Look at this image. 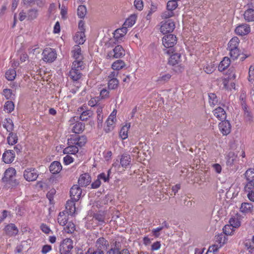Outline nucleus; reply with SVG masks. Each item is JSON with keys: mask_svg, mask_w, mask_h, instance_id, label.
Listing matches in <instances>:
<instances>
[{"mask_svg": "<svg viewBox=\"0 0 254 254\" xmlns=\"http://www.w3.org/2000/svg\"><path fill=\"white\" fill-rule=\"evenodd\" d=\"M73 40L77 44L73 47V50L71 51L72 57L75 60L72 63L71 69L69 71V76L73 81H77L79 79V71L78 68L79 67V60L78 59L79 57V43L78 34L77 32L73 37Z\"/></svg>", "mask_w": 254, "mask_h": 254, "instance_id": "f257e3e1", "label": "nucleus"}, {"mask_svg": "<svg viewBox=\"0 0 254 254\" xmlns=\"http://www.w3.org/2000/svg\"><path fill=\"white\" fill-rule=\"evenodd\" d=\"M79 187L77 185H73L70 190V196L71 200L66 202L65 208L67 212L71 215L74 214L76 210L75 202L79 200Z\"/></svg>", "mask_w": 254, "mask_h": 254, "instance_id": "f03ea898", "label": "nucleus"}, {"mask_svg": "<svg viewBox=\"0 0 254 254\" xmlns=\"http://www.w3.org/2000/svg\"><path fill=\"white\" fill-rule=\"evenodd\" d=\"M130 163L131 158L130 155L126 153L123 154L120 159V164L122 167L118 164H114L112 168L108 170L107 175H110V173H112V171L121 173L122 171L121 170L122 168H126L130 164Z\"/></svg>", "mask_w": 254, "mask_h": 254, "instance_id": "7ed1b4c3", "label": "nucleus"}, {"mask_svg": "<svg viewBox=\"0 0 254 254\" xmlns=\"http://www.w3.org/2000/svg\"><path fill=\"white\" fill-rule=\"evenodd\" d=\"M68 146L64 149V153H70L74 154L78 152L79 146V138L78 136H74L72 135L70 138L68 139Z\"/></svg>", "mask_w": 254, "mask_h": 254, "instance_id": "20e7f679", "label": "nucleus"}, {"mask_svg": "<svg viewBox=\"0 0 254 254\" xmlns=\"http://www.w3.org/2000/svg\"><path fill=\"white\" fill-rule=\"evenodd\" d=\"M73 241L69 238H66L61 243L59 248L60 254H71L70 251L73 249Z\"/></svg>", "mask_w": 254, "mask_h": 254, "instance_id": "39448f33", "label": "nucleus"}, {"mask_svg": "<svg viewBox=\"0 0 254 254\" xmlns=\"http://www.w3.org/2000/svg\"><path fill=\"white\" fill-rule=\"evenodd\" d=\"M42 60L47 63H52L57 58V53L55 49L51 48H45L42 54Z\"/></svg>", "mask_w": 254, "mask_h": 254, "instance_id": "423d86ee", "label": "nucleus"}, {"mask_svg": "<svg viewBox=\"0 0 254 254\" xmlns=\"http://www.w3.org/2000/svg\"><path fill=\"white\" fill-rule=\"evenodd\" d=\"M177 43V37L173 34H169L164 36L162 39V43L166 48H172ZM172 49L166 51L165 52L170 54V51H172Z\"/></svg>", "mask_w": 254, "mask_h": 254, "instance_id": "0eeeda50", "label": "nucleus"}, {"mask_svg": "<svg viewBox=\"0 0 254 254\" xmlns=\"http://www.w3.org/2000/svg\"><path fill=\"white\" fill-rule=\"evenodd\" d=\"M125 55V51L122 46L121 45H117L112 51H110L108 53L107 57L109 59H118L124 57Z\"/></svg>", "mask_w": 254, "mask_h": 254, "instance_id": "6e6552de", "label": "nucleus"}, {"mask_svg": "<svg viewBox=\"0 0 254 254\" xmlns=\"http://www.w3.org/2000/svg\"><path fill=\"white\" fill-rule=\"evenodd\" d=\"M160 27V31L163 34L171 33L175 28V24L174 21L169 19L163 22H162Z\"/></svg>", "mask_w": 254, "mask_h": 254, "instance_id": "1a4fd4ad", "label": "nucleus"}, {"mask_svg": "<svg viewBox=\"0 0 254 254\" xmlns=\"http://www.w3.org/2000/svg\"><path fill=\"white\" fill-rule=\"evenodd\" d=\"M219 128L223 135H227L231 132V125L229 121L224 120L219 123Z\"/></svg>", "mask_w": 254, "mask_h": 254, "instance_id": "9d476101", "label": "nucleus"}, {"mask_svg": "<svg viewBox=\"0 0 254 254\" xmlns=\"http://www.w3.org/2000/svg\"><path fill=\"white\" fill-rule=\"evenodd\" d=\"M15 176H4L2 178V181L5 183L6 187L9 188L10 187H15L18 185V182L14 178Z\"/></svg>", "mask_w": 254, "mask_h": 254, "instance_id": "9b49d317", "label": "nucleus"}, {"mask_svg": "<svg viewBox=\"0 0 254 254\" xmlns=\"http://www.w3.org/2000/svg\"><path fill=\"white\" fill-rule=\"evenodd\" d=\"M251 30L250 27L247 24H242L238 26L235 29L237 35L243 36L248 34Z\"/></svg>", "mask_w": 254, "mask_h": 254, "instance_id": "f8f14e48", "label": "nucleus"}, {"mask_svg": "<svg viewBox=\"0 0 254 254\" xmlns=\"http://www.w3.org/2000/svg\"><path fill=\"white\" fill-rule=\"evenodd\" d=\"M15 158V153L13 150L5 151L2 155V160L5 163H10L13 161Z\"/></svg>", "mask_w": 254, "mask_h": 254, "instance_id": "ddd939ff", "label": "nucleus"}, {"mask_svg": "<svg viewBox=\"0 0 254 254\" xmlns=\"http://www.w3.org/2000/svg\"><path fill=\"white\" fill-rule=\"evenodd\" d=\"M4 231L6 234L9 236H15L18 233V228L12 223L6 225L4 228Z\"/></svg>", "mask_w": 254, "mask_h": 254, "instance_id": "4468645a", "label": "nucleus"}, {"mask_svg": "<svg viewBox=\"0 0 254 254\" xmlns=\"http://www.w3.org/2000/svg\"><path fill=\"white\" fill-rule=\"evenodd\" d=\"M213 113L216 118L221 121L225 120L227 117L226 111L220 107H217L214 110Z\"/></svg>", "mask_w": 254, "mask_h": 254, "instance_id": "2eb2a0df", "label": "nucleus"}, {"mask_svg": "<svg viewBox=\"0 0 254 254\" xmlns=\"http://www.w3.org/2000/svg\"><path fill=\"white\" fill-rule=\"evenodd\" d=\"M65 209H66L65 208ZM66 214L70 215V214L67 212V210L60 212L59 213L58 217V222L60 225L64 226L67 224L68 220V215H66ZM70 215H71L70 214Z\"/></svg>", "mask_w": 254, "mask_h": 254, "instance_id": "dca6fc26", "label": "nucleus"}, {"mask_svg": "<svg viewBox=\"0 0 254 254\" xmlns=\"http://www.w3.org/2000/svg\"><path fill=\"white\" fill-rule=\"evenodd\" d=\"M78 117H73L72 119L69 120V122H70L71 124H74L73 122H76V124L72 127V132L74 133V134H71L74 136H78L79 137V123L78 122Z\"/></svg>", "mask_w": 254, "mask_h": 254, "instance_id": "f3484780", "label": "nucleus"}, {"mask_svg": "<svg viewBox=\"0 0 254 254\" xmlns=\"http://www.w3.org/2000/svg\"><path fill=\"white\" fill-rule=\"evenodd\" d=\"M240 40L237 37L232 38L228 44L227 50L230 51L234 50H239Z\"/></svg>", "mask_w": 254, "mask_h": 254, "instance_id": "a211bd4d", "label": "nucleus"}, {"mask_svg": "<svg viewBox=\"0 0 254 254\" xmlns=\"http://www.w3.org/2000/svg\"><path fill=\"white\" fill-rule=\"evenodd\" d=\"M62 169L61 163L58 161L53 162L49 167V170L53 175L59 173Z\"/></svg>", "mask_w": 254, "mask_h": 254, "instance_id": "6ab92c4d", "label": "nucleus"}, {"mask_svg": "<svg viewBox=\"0 0 254 254\" xmlns=\"http://www.w3.org/2000/svg\"><path fill=\"white\" fill-rule=\"evenodd\" d=\"M181 53H174L170 57L168 63L173 66L177 65L181 62Z\"/></svg>", "mask_w": 254, "mask_h": 254, "instance_id": "aec40b11", "label": "nucleus"}, {"mask_svg": "<svg viewBox=\"0 0 254 254\" xmlns=\"http://www.w3.org/2000/svg\"><path fill=\"white\" fill-rule=\"evenodd\" d=\"M254 206L251 203L243 202L240 208V211L244 214L251 213L253 210Z\"/></svg>", "mask_w": 254, "mask_h": 254, "instance_id": "412c9836", "label": "nucleus"}, {"mask_svg": "<svg viewBox=\"0 0 254 254\" xmlns=\"http://www.w3.org/2000/svg\"><path fill=\"white\" fill-rule=\"evenodd\" d=\"M127 32V29L126 27H123L121 28H119L116 30L114 32V37L116 40L121 39L126 34Z\"/></svg>", "mask_w": 254, "mask_h": 254, "instance_id": "4be33fe9", "label": "nucleus"}, {"mask_svg": "<svg viewBox=\"0 0 254 254\" xmlns=\"http://www.w3.org/2000/svg\"><path fill=\"white\" fill-rule=\"evenodd\" d=\"M27 20L32 21L36 19L39 15V10L36 8H31L27 10Z\"/></svg>", "mask_w": 254, "mask_h": 254, "instance_id": "5701e85b", "label": "nucleus"}, {"mask_svg": "<svg viewBox=\"0 0 254 254\" xmlns=\"http://www.w3.org/2000/svg\"><path fill=\"white\" fill-rule=\"evenodd\" d=\"M230 59L228 57H224L218 66L219 70L222 71L225 70L230 65Z\"/></svg>", "mask_w": 254, "mask_h": 254, "instance_id": "b1692460", "label": "nucleus"}, {"mask_svg": "<svg viewBox=\"0 0 254 254\" xmlns=\"http://www.w3.org/2000/svg\"><path fill=\"white\" fill-rule=\"evenodd\" d=\"M2 126L9 133L12 132L13 130L14 125L12 121L10 119H5L2 122Z\"/></svg>", "mask_w": 254, "mask_h": 254, "instance_id": "393cba45", "label": "nucleus"}, {"mask_svg": "<svg viewBox=\"0 0 254 254\" xmlns=\"http://www.w3.org/2000/svg\"><path fill=\"white\" fill-rule=\"evenodd\" d=\"M171 77V75L169 73L162 74L158 77L156 82L159 84H163L168 81Z\"/></svg>", "mask_w": 254, "mask_h": 254, "instance_id": "a878e982", "label": "nucleus"}, {"mask_svg": "<svg viewBox=\"0 0 254 254\" xmlns=\"http://www.w3.org/2000/svg\"><path fill=\"white\" fill-rule=\"evenodd\" d=\"M244 18L248 22L254 21V9L249 8L246 10L244 14Z\"/></svg>", "mask_w": 254, "mask_h": 254, "instance_id": "bb28decb", "label": "nucleus"}, {"mask_svg": "<svg viewBox=\"0 0 254 254\" xmlns=\"http://www.w3.org/2000/svg\"><path fill=\"white\" fill-rule=\"evenodd\" d=\"M130 127V123H127L122 127L120 132V135L123 139H126L127 136L128 130Z\"/></svg>", "mask_w": 254, "mask_h": 254, "instance_id": "cd10ccee", "label": "nucleus"}, {"mask_svg": "<svg viewBox=\"0 0 254 254\" xmlns=\"http://www.w3.org/2000/svg\"><path fill=\"white\" fill-rule=\"evenodd\" d=\"M136 20V16L135 15H131L125 21L123 26L127 27H132L135 23Z\"/></svg>", "mask_w": 254, "mask_h": 254, "instance_id": "c85d7f7f", "label": "nucleus"}, {"mask_svg": "<svg viewBox=\"0 0 254 254\" xmlns=\"http://www.w3.org/2000/svg\"><path fill=\"white\" fill-rule=\"evenodd\" d=\"M125 63L123 60H118L113 63L112 68L114 70L118 71L125 67Z\"/></svg>", "mask_w": 254, "mask_h": 254, "instance_id": "c756f323", "label": "nucleus"}, {"mask_svg": "<svg viewBox=\"0 0 254 254\" xmlns=\"http://www.w3.org/2000/svg\"><path fill=\"white\" fill-rule=\"evenodd\" d=\"M245 248L251 253L254 252V244L252 239H245L243 242Z\"/></svg>", "mask_w": 254, "mask_h": 254, "instance_id": "7c9ffc66", "label": "nucleus"}, {"mask_svg": "<svg viewBox=\"0 0 254 254\" xmlns=\"http://www.w3.org/2000/svg\"><path fill=\"white\" fill-rule=\"evenodd\" d=\"M18 138L16 133L10 132L7 138V143L9 145H12L17 142Z\"/></svg>", "mask_w": 254, "mask_h": 254, "instance_id": "2f4dec72", "label": "nucleus"}, {"mask_svg": "<svg viewBox=\"0 0 254 254\" xmlns=\"http://www.w3.org/2000/svg\"><path fill=\"white\" fill-rule=\"evenodd\" d=\"M92 115V111L90 110L83 111V109L80 107V121H86Z\"/></svg>", "mask_w": 254, "mask_h": 254, "instance_id": "473e14b6", "label": "nucleus"}, {"mask_svg": "<svg viewBox=\"0 0 254 254\" xmlns=\"http://www.w3.org/2000/svg\"><path fill=\"white\" fill-rule=\"evenodd\" d=\"M116 120V119L114 116L110 115L106 121V123L107 125V128L105 129L107 132L110 131L113 128V125L115 123V121Z\"/></svg>", "mask_w": 254, "mask_h": 254, "instance_id": "72a5a7b5", "label": "nucleus"}, {"mask_svg": "<svg viewBox=\"0 0 254 254\" xmlns=\"http://www.w3.org/2000/svg\"><path fill=\"white\" fill-rule=\"evenodd\" d=\"M229 223L235 228H239L241 224L240 218L238 216L232 217L229 220Z\"/></svg>", "mask_w": 254, "mask_h": 254, "instance_id": "f704fd0d", "label": "nucleus"}, {"mask_svg": "<svg viewBox=\"0 0 254 254\" xmlns=\"http://www.w3.org/2000/svg\"><path fill=\"white\" fill-rule=\"evenodd\" d=\"M16 71L14 69L10 68L5 72V78L9 81L13 80L16 76Z\"/></svg>", "mask_w": 254, "mask_h": 254, "instance_id": "c9c22d12", "label": "nucleus"}, {"mask_svg": "<svg viewBox=\"0 0 254 254\" xmlns=\"http://www.w3.org/2000/svg\"><path fill=\"white\" fill-rule=\"evenodd\" d=\"M237 160V156L235 155L233 152H230L228 156L227 159L226 164L227 166H232L233 165L235 161Z\"/></svg>", "mask_w": 254, "mask_h": 254, "instance_id": "e433bc0d", "label": "nucleus"}, {"mask_svg": "<svg viewBox=\"0 0 254 254\" xmlns=\"http://www.w3.org/2000/svg\"><path fill=\"white\" fill-rule=\"evenodd\" d=\"M119 85V80L117 79H110L108 81V86L109 89H115Z\"/></svg>", "mask_w": 254, "mask_h": 254, "instance_id": "4c0bfd02", "label": "nucleus"}, {"mask_svg": "<svg viewBox=\"0 0 254 254\" xmlns=\"http://www.w3.org/2000/svg\"><path fill=\"white\" fill-rule=\"evenodd\" d=\"M208 97L210 106H214L217 104L218 100L215 94L210 93L208 94Z\"/></svg>", "mask_w": 254, "mask_h": 254, "instance_id": "58836bf2", "label": "nucleus"}, {"mask_svg": "<svg viewBox=\"0 0 254 254\" xmlns=\"http://www.w3.org/2000/svg\"><path fill=\"white\" fill-rule=\"evenodd\" d=\"M234 227L230 224V225H226L223 228V232L226 235H231L234 232Z\"/></svg>", "mask_w": 254, "mask_h": 254, "instance_id": "ea45409f", "label": "nucleus"}, {"mask_svg": "<svg viewBox=\"0 0 254 254\" xmlns=\"http://www.w3.org/2000/svg\"><path fill=\"white\" fill-rule=\"evenodd\" d=\"M14 109V104L13 102L8 101L5 102L4 106V110L6 111L8 113H10L13 111Z\"/></svg>", "mask_w": 254, "mask_h": 254, "instance_id": "a19ab883", "label": "nucleus"}, {"mask_svg": "<svg viewBox=\"0 0 254 254\" xmlns=\"http://www.w3.org/2000/svg\"><path fill=\"white\" fill-rule=\"evenodd\" d=\"M64 230L65 233H72L75 230V225L72 222H67V225L64 228Z\"/></svg>", "mask_w": 254, "mask_h": 254, "instance_id": "79ce46f5", "label": "nucleus"}, {"mask_svg": "<svg viewBox=\"0 0 254 254\" xmlns=\"http://www.w3.org/2000/svg\"><path fill=\"white\" fill-rule=\"evenodd\" d=\"M178 6L177 1L174 0H169L167 4V9L173 11Z\"/></svg>", "mask_w": 254, "mask_h": 254, "instance_id": "37998d69", "label": "nucleus"}, {"mask_svg": "<svg viewBox=\"0 0 254 254\" xmlns=\"http://www.w3.org/2000/svg\"><path fill=\"white\" fill-rule=\"evenodd\" d=\"M2 94L7 99H11L14 96V94L13 93L12 90L10 89H3Z\"/></svg>", "mask_w": 254, "mask_h": 254, "instance_id": "c03bdc74", "label": "nucleus"}, {"mask_svg": "<svg viewBox=\"0 0 254 254\" xmlns=\"http://www.w3.org/2000/svg\"><path fill=\"white\" fill-rule=\"evenodd\" d=\"M221 247L218 245H214L209 247L206 254H216L219 249Z\"/></svg>", "mask_w": 254, "mask_h": 254, "instance_id": "a18cd8bd", "label": "nucleus"}, {"mask_svg": "<svg viewBox=\"0 0 254 254\" xmlns=\"http://www.w3.org/2000/svg\"><path fill=\"white\" fill-rule=\"evenodd\" d=\"M244 190L245 192H249L254 191V182L253 180H251L248 182L244 187Z\"/></svg>", "mask_w": 254, "mask_h": 254, "instance_id": "49530a36", "label": "nucleus"}, {"mask_svg": "<svg viewBox=\"0 0 254 254\" xmlns=\"http://www.w3.org/2000/svg\"><path fill=\"white\" fill-rule=\"evenodd\" d=\"M56 192V190L54 189H51L47 193V197L49 200L50 204H54V196Z\"/></svg>", "mask_w": 254, "mask_h": 254, "instance_id": "de8ad7c7", "label": "nucleus"}, {"mask_svg": "<svg viewBox=\"0 0 254 254\" xmlns=\"http://www.w3.org/2000/svg\"><path fill=\"white\" fill-rule=\"evenodd\" d=\"M240 55V50H234L229 51V55L233 60H235L237 59Z\"/></svg>", "mask_w": 254, "mask_h": 254, "instance_id": "09e8293b", "label": "nucleus"}, {"mask_svg": "<svg viewBox=\"0 0 254 254\" xmlns=\"http://www.w3.org/2000/svg\"><path fill=\"white\" fill-rule=\"evenodd\" d=\"M216 242H218L219 246L222 247L225 243V238L222 234L218 235L215 238Z\"/></svg>", "mask_w": 254, "mask_h": 254, "instance_id": "8fccbe9b", "label": "nucleus"}, {"mask_svg": "<svg viewBox=\"0 0 254 254\" xmlns=\"http://www.w3.org/2000/svg\"><path fill=\"white\" fill-rule=\"evenodd\" d=\"M161 244L160 241H156L155 242L153 243L151 247V251H158L161 248Z\"/></svg>", "mask_w": 254, "mask_h": 254, "instance_id": "3c124183", "label": "nucleus"}, {"mask_svg": "<svg viewBox=\"0 0 254 254\" xmlns=\"http://www.w3.org/2000/svg\"><path fill=\"white\" fill-rule=\"evenodd\" d=\"M134 5L137 9L141 10L143 7L142 0H135L134 1Z\"/></svg>", "mask_w": 254, "mask_h": 254, "instance_id": "603ef678", "label": "nucleus"}, {"mask_svg": "<svg viewBox=\"0 0 254 254\" xmlns=\"http://www.w3.org/2000/svg\"><path fill=\"white\" fill-rule=\"evenodd\" d=\"M100 96L101 99H106L109 96V91L105 88L101 90Z\"/></svg>", "mask_w": 254, "mask_h": 254, "instance_id": "864d4df0", "label": "nucleus"}, {"mask_svg": "<svg viewBox=\"0 0 254 254\" xmlns=\"http://www.w3.org/2000/svg\"><path fill=\"white\" fill-rule=\"evenodd\" d=\"M164 228L163 226L158 227L156 228L153 229L152 230V232L153 233V235L155 238H158L160 236L159 232L161 231L162 230H163Z\"/></svg>", "mask_w": 254, "mask_h": 254, "instance_id": "5fc2aeb1", "label": "nucleus"}, {"mask_svg": "<svg viewBox=\"0 0 254 254\" xmlns=\"http://www.w3.org/2000/svg\"><path fill=\"white\" fill-rule=\"evenodd\" d=\"M174 15V12L172 10H167V11L163 12L162 14V17L163 18H169L172 16H173Z\"/></svg>", "mask_w": 254, "mask_h": 254, "instance_id": "6e6d98bb", "label": "nucleus"}, {"mask_svg": "<svg viewBox=\"0 0 254 254\" xmlns=\"http://www.w3.org/2000/svg\"><path fill=\"white\" fill-rule=\"evenodd\" d=\"M87 14V8L85 5L80 4V19L84 18Z\"/></svg>", "mask_w": 254, "mask_h": 254, "instance_id": "4d7b16f0", "label": "nucleus"}, {"mask_svg": "<svg viewBox=\"0 0 254 254\" xmlns=\"http://www.w3.org/2000/svg\"><path fill=\"white\" fill-rule=\"evenodd\" d=\"M93 217L96 220H98L99 222H104L105 215L103 214H101V213L95 214Z\"/></svg>", "mask_w": 254, "mask_h": 254, "instance_id": "13d9d810", "label": "nucleus"}, {"mask_svg": "<svg viewBox=\"0 0 254 254\" xmlns=\"http://www.w3.org/2000/svg\"><path fill=\"white\" fill-rule=\"evenodd\" d=\"M67 12V8L63 4L62 6L61 10V16H62V18L63 19H65L66 18V17H67V16H66Z\"/></svg>", "mask_w": 254, "mask_h": 254, "instance_id": "bf43d9fd", "label": "nucleus"}, {"mask_svg": "<svg viewBox=\"0 0 254 254\" xmlns=\"http://www.w3.org/2000/svg\"><path fill=\"white\" fill-rule=\"evenodd\" d=\"M73 158L69 155H66L64 158V163L65 165H69L71 163L73 162Z\"/></svg>", "mask_w": 254, "mask_h": 254, "instance_id": "052dcab7", "label": "nucleus"}, {"mask_svg": "<svg viewBox=\"0 0 254 254\" xmlns=\"http://www.w3.org/2000/svg\"><path fill=\"white\" fill-rule=\"evenodd\" d=\"M41 230L45 234H49L51 231L50 228L44 223L42 224L40 226Z\"/></svg>", "mask_w": 254, "mask_h": 254, "instance_id": "680f3d73", "label": "nucleus"}, {"mask_svg": "<svg viewBox=\"0 0 254 254\" xmlns=\"http://www.w3.org/2000/svg\"><path fill=\"white\" fill-rule=\"evenodd\" d=\"M212 167L215 172L217 174L221 173L222 170V167L219 164H214L212 165Z\"/></svg>", "mask_w": 254, "mask_h": 254, "instance_id": "e2e57ef3", "label": "nucleus"}, {"mask_svg": "<svg viewBox=\"0 0 254 254\" xmlns=\"http://www.w3.org/2000/svg\"><path fill=\"white\" fill-rule=\"evenodd\" d=\"M100 179L99 178V176H98V179L92 183L91 186L93 189H97L100 187Z\"/></svg>", "mask_w": 254, "mask_h": 254, "instance_id": "0e129e2a", "label": "nucleus"}, {"mask_svg": "<svg viewBox=\"0 0 254 254\" xmlns=\"http://www.w3.org/2000/svg\"><path fill=\"white\" fill-rule=\"evenodd\" d=\"M52 250V247L50 245H44L42 249L41 252L43 254H46Z\"/></svg>", "mask_w": 254, "mask_h": 254, "instance_id": "69168bd1", "label": "nucleus"}, {"mask_svg": "<svg viewBox=\"0 0 254 254\" xmlns=\"http://www.w3.org/2000/svg\"><path fill=\"white\" fill-rule=\"evenodd\" d=\"M27 18V13L24 11V10L21 11L19 13V19L20 21H22Z\"/></svg>", "mask_w": 254, "mask_h": 254, "instance_id": "338daca9", "label": "nucleus"}, {"mask_svg": "<svg viewBox=\"0 0 254 254\" xmlns=\"http://www.w3.org/2000/svg\"><path fill=\"white\" fill-rule=\"evenodd\" d=\"M107 254H121V253L119 249L114 248L108 251Z\"/></svg>", "mask_w": 254, "mask_h": 254, "instance_id": "774afa93", "label": "nucleus"}]
</instances>
